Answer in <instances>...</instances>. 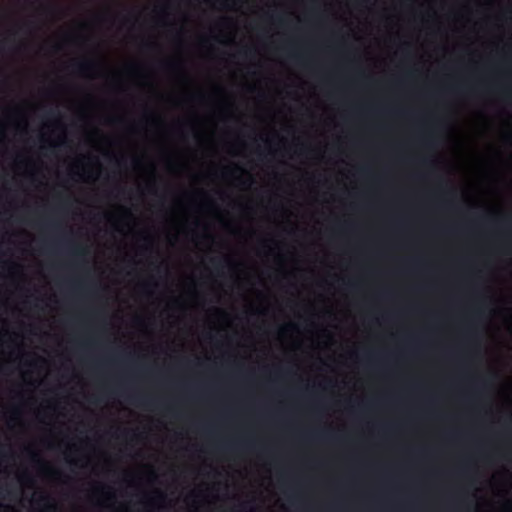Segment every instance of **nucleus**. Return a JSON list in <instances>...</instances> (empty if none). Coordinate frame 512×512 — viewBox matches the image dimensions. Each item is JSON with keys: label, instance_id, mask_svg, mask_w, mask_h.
<instances>
[{"label": "nucleus", "instance_id": "nucleus-1", "mask_svg": "<svg viewBox=\"0 0 512 512\" xmlns=\"http://www.w3.org/2000/svg\"><path fill=\"white\" fill-rule=\"evenodd\" d=\"M73 66L75 67L78 73L86 74L92 71L97 66V63L91 60H85L76 62Z\"/></svg>", "mask_w": 512, "mask_h": 512}, {"label": "nucleus", "instance_id": "nucleus-2", "mask_svg": "<svg viewBox=\"0 0 512 512\" xmlns=\"http://www.w3.org/2000/svg\"><path fill=\"white\" fill-rule=\"evenodd\" d=\"M131 402L141 405L145 408H156L158 407V403L149 397H134L131 399Z\"/></svg>", "mask_w": 512, "mask_h": 512}, {"label": "nucleus", "instance_id": "nucleus-3", "mask_svg": "<svg viewBox=\"0 0 512 512\" xmlns=\"http://www.w3.org/2000/svg\"><path fill=\"white\" fill-rule=\"evenodd\" d=\"M253 446V443L250 440H241L229 444H225L221 446L223 450H235L239 447H248L251 448Z\"/></svg>", "mask_w": 512, "mask_h": 512}, {"label": "nucleus", "instance_id": "nucleus-4", "mask_svg": "<svg viewBox=\"0 0 512 512\" xmlns=\"http://www.w3.org/2000/svg\"><path fill=\"white\" fill-rule=\"evenodd\" d=\"M71 254L77 258L84 257L87 254V248L83 245H74L71 250Z\"/></svg>", "mask_w": 512, "mask_h": 512}, {"label": "nucleus", "instance_id": "nucleus-5", "mask_svg": "<svg viewBox=\"0 0 512 512\" xmlns=\"http://www.w3.org/2000/svg\"><path fill=\"white\" fill-rule=\"evenodd\" d=\"M41 499L48 502L41 512H57V506L54 503L50 502L48 496H43L41 497Z\"/></svg>", "mask_w": 512, "mask_h": 512}, {"label": "nucleus", "instance_id": "nucleus-6", "mask_svg": "<svg viewBox=\"0 0 512 512\" xmlns=\"http://www.w3.org/2000/svg\"><path fill=\"white\" fill-rule=\"evenodd\" d=\"M329 434L328 433H325V432H315V433H312L311 434V437L313 439H317V440H326L329 438Z\"/></svg>", "mask_w": 512, "mask_h": 512}, {"label": "nucleus", "instance_id": "nucleus-7", "mask_svg": "<svg viewBox=\"0 0 512 512\" xmlns=\"http://www.w3.org/2000/svg\"><path fill=\"white\" fill-rule=\"evenodd\" d=\"M432 140H433L432 134H428V135L426 136V143H427V144H431V143H432Z\"/></svg>", "mask_w": 512, "mask_h": 512}, {"label": "nucleus", "instance_id": "nucleus-8", "mask_svg": "<svg viewBox=\"0 0 512 512\" xmlns=\"http://www.w3.org/2000/svg\"><path fill=\"white\" fill-rule=\"evenodd\" d=\"M155 500L164 501L165 500V496L162 493H158L157 497L155 498Z\"/></svg>", "mask_w": 512, "mask_h": 512}, {"label": "nucleus", "instance_id": "nucleus-9", "mask_svg": "<svg viewBox=\"0 0 512 512\" xmlns=\"http://www.w3.org/2000/svg\"><path fill=\"white\" fill-rule=\"evenodd\" d=\"M290 327H293V325H291V324H290V325H287V326H285V327H282L280 331H281V332H285V331H286L288 328H290Z\"/></svg>", "mask_w": 512, "mask_h": 512}, {"label": "nucleus", "instance_id": "nucleus-10", "mask_svg": "<svg viewBox=\"0 0 512 512\" xmlns=\"http://www.w3.org/2000/svg\"><path fill=\"white\" fill-rule=\"evenodd\" d=\"M211 262L213 263V265H218L220 263V261L216 260V259H212Z\"/></svg>", "mask_w": 512, "mask_h": 512}, {"label": "nucleus", "instance_id": "nucleus-11", "mask_svg": "<svg viewBox=\"0 0 512 512\" xmlns=\"http://www.w3.org/2000/svg\"><path fill=\"white\" fill-rule=\"evenodd\" d=\"M32 458H33V460L39 461L38 456L35 453L32 454Z\"/></svg>", "mask_w": 512, "mask_h": 512}, {"label": "nucleus", "instance_id": "nucleus-12", "mask_svg": "<svg viewBox=\"0 0 512 512\" xmlns=\"http://www.w3.org/2000/svg\"><path fill=\"white\" fill-rule=\"evenodd\" d=\"M50 226L53 227V228H57L58 227V225L56 223H53V222L50 223Z\"/></svg>", "mask_w": 512, "mask_h": 512}, {"label": "nucleus", "instance_id": "nucleus-13", "mask_svg": "<svg viewBox=\"0 0 512 512\" xmlns=\"http://www.w3.org/2000/svg\"><path fill=\"white\" fill-rule=\"evenodd\" d=\"M48 115H49V116H55V112H54V111H50V112L48 113Z\"/></svg>", "mask_w": 512, "mask_h": 512}, {"label": "nucleus", "instance_id": "nucleus-14", "mask_svg": "<svg viewBox=\"0 0 512 512\" xmlns=\"http://www.w3.org/2000/svg\"><path fill=\"white\" fill-rule=\"evenodd\" d=\"M291 57L299 58L297 54L291 53Z\"/></svg>", "mask_w": 512, "mask_h": 512}, {"label": "nucleus", "instance_id": "nucleus-15", "mask_svg": "<svg viewBox=\"0 0 512 512\" xmlns=\"http://www.w3.org/2000/svg\"><path fill=\"white\" fill-rule=\"evenodd\" d=\"M166 410L169 411V412L173 411L172 407H166Z\"/></svg>", "mask_w": 512, "mask_h": 512}, {"label": "nucleus", "instance_id": "nucleus-16", "mask_svg": "<svg viewBox=\"0 0 512 512\" xmlns=\"http://www.w3.org/2000/svg\"><path fill=\"white\" fill-rule=\"evenodd\" d=\"M318 8L317 5H312V10H316Z\"/></svg>", "mask_w": 512, "mask_h": 512}]
</instances>
